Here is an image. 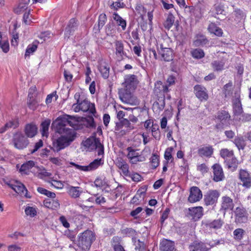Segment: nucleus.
<instances>
[{
	"mask_svg": "<svg viewBox=\"0 0 251 251\" xmlns=\"http://www.w3.org/2000/svg\"><path fill=\"white\" fill-rule=\"evenodd\" d=\"M86 122V126L87 127L93 128L96 127L94 119L92 117H89L88 119H87Z\"/></svg>",
	"mask_w": 251,
	"mask_h": 251,
	"instance_id": "obj_58",
	"label": "nucleus"
},
{
	"mask_svg": "<svg viewBox=\"0 0 251 251\" xmlns=\"http://www.w3.org/2000/svg\"><path fill=\"white\" fill-rule=\"evenodd\" d=\"M126 150L128 151L127 155L128 158L142 157L139 155L138 152H136V150L133 149L131 147H128Z\"/></svg>",
	"mask_w": 251,
	"mask_h": 251,
	"instance_id": "obj_47",
	"label": "nucleus"
},
{
	"mask_svg": "<svg viewBox=\"0 0 251 251\" xmlns=\"http://www.w3.org/2000/svg\"><path fill=\"white\" fill-rule=\"evenodd\" d=\"M224 62L222 61L215 60L212 62L211 65L215 71H221L224 69Z\"/></svg>",
	"mask_w": 251,
	"mask_h": 251,
	"instance_id": "obj_44",
	"label": "nucleus"
},
{
	"mask_svg": "<svg viewBox=\"0 0 251 251\" xmlns=\"http://www.w3.org/2000/svg\"><path fill=\"white\" fill-rule=\"evenodd\" d=\"M25 213L27 215L34 217L36 214V211L35 208L32 207H28L25 208Z\"/></svg>",
	"mask_w": 251,
	"mask_h": 251,
	"instance_id": "obj_56",
	"label": "nucleus"
},
{
	"mask_svg": "<svg viewBox=\"0 0 251 251\" xmlns=\"http://www.w3.org/2000/svg\"><path fill=\"white\" fill-rule=\"evenodd\" d=\"M82 192V188L80 187L70 186L68 187V193L73 198H78Z\"/></svg>",
	"mask_w": 251,
	"mask_h": 251,
	"instance_id": "obj_28",
	"label": "nucleus"
},
{
	"mask_svg": "<svg viewBox=\"0 0 251 251\" xmlns=\"http://www.w3.org/2000/svg\"><path fill=\"white\" fill-rule=\"evenodd\" d=\"M133 90L128 89H122L119 92L120 100L124 103L132 105H137L139 104V100L132 93Z\"/></svg>",
	"mask_w": 251,
	"mask_h": 251,
	"instance_id": "obj_6",
	"label": "nucleus"
},
{
	"mask_svg": "<svg viewBox=\"0 0 251 251\" xmlns=\"http://www.w3.org/2000/svg\"><path fill=\"white\" fill-rule=\"evenodd\" d=\"M192 55L194 58L200 59L204 57V53L201 49H197L192 51Z\"/></svg>",
	"mask_w": 251,
	"mask_h": 251,
	"instance_id": "obj_48",
	"label": "nucleus"
},
{
	"mask_svg": "<svg viewBox=\"0 0 251 251\" xmlns=\"http://www.w3.org/2000/svg\"><path fill=\"white\" fill-rule=\"evenodd\" d=\"M122 124L124 126L127 128V130L129 131L134 129V126L132 125L130 121L127 119H123L122 120Z\"/></svg>",
	"mask_w": 251,
	"mask_h": 251,
	"instance_id": "obj_50",
	"label": "nucleus"
},
{
	"mask_svg": "<svg viewBox=\"0 0 251 251\" xmlns=\"http://www.w3.org/2000/svg\"><path fill=\"white\" fill-rule=\"evenodd\" d=\"M234 204L233 200L227 196L221 198V207L220 211L224 215L229 210H232L234 207Z\"/></svg>",
	"mask_w": 251,
	"mask_h": 251,
	"instance_id": "obj_9",
	"label": "nucleus"
},
{
	"mask_svg": "<svg viewBox=\"0 0 251 251\" xmlns=\"http://www.w3.org/2000/svg\"><path fill=\"white\" fill-rule=\"evenodd\" d=\"M212 168L213 172V180L215 182H219L224 180V173L221 166L218 163L214 164Z\"/></svg>",
	"mask_w": 251,
	"mask_h": 251,
	"instance_id": "obj_18",
	"label": "nucleus"
},
{
	"mask_svg": "<svg viewBox=\"0 0 251 251\" xmlns=\"http://www.w3.org/2000/svg\"><path fill=\"white\" fill-rule=\"evenodd\" d=\"M239 178L244 187L249 188L251 186V175L247 171L241 170L239 173Z\"/></svg>",
	"mask_w": 251,
	"mask_h": 251,
	"instance_id": "obj_19",
	"label": "nucleus"
},
{
	"mask_svg": "<svg viewBox=\"0 0 251 251\" xmlns=\"http://www.w3.org/2000/svg\"><path fill=\"white\" fill-rule=\"evenodd\" d=\"M196 97L201 101H206L208 99V95L206 89L201 85H196L194 87Z\"/></svg>",
	"mask_w": 251,
	"mask_h": 251,
	"instance_id": "obj_14",
	"label": "nucleus"
},
{
	"mask_svg": "<svg viewBox=\"0 0 251 251\" xmlns=\"http://www.w3.org/2000/svg\"><path fill=\"white\" fill-rule=\"evenodd\" d=\"M158 53L161 55V59L165 61H170L173 60V52L171 48H164L162 44H160V48H157Z\"/></svg>",
	"mask_w": 251,
	"mask_h": 251,
	"instance_id": "obj_13",
	"label": "nucleus"
},
{
	"mask_svg": "<svg viewBox=\"0 0 251 251\" xmlns=\"http://www.w3.org/2000/svg\"><path fill=\"white\" fill-rule=\"evenodd\" d=\"M8 185L17 193L21 195H24L26 198H30L27 196V190L25 185L21 182L16 181L12 184H8Z\"/></svg>",
	"mask_w": 251,
	"mask_h": 251,
	"instance_id": "obj_16",
	"label": "nucleus"
},
{
	"mask_svg": "<svg viewBox=\"0 0 251 251\" xmlns=\"http://www.w3.org/2000/svg\"><path fill=\"white\" fill-rule=\"evenodd\" d=\"M35 165L33 161L30 160L23 164L20 169V172L23 175H28L29 174V170Z\"/></svg>",
	"mask_w": 251,
	"mask_h": 251,
	"instance_id": "obj_30",
	"label": "nucleus"
},
{
	"mask_svg": "<svg viewBox=\"0 0 251 251\" xmlns=\"http://www.w3.org/2000/svg\"><path fill=\"white\" fill-rule=\"evenodd\" d=\"M173 150V149L172 148H168L165 151L164 158L168 162L171 159H173V157L172 155Z\"/></svg>",
	"mask_w": 251,
	"mask_h": 251,
	"instance_id": "obj_51",
	"label": "nucleus"
},
{
	"mask_svg": "<svg viewBox=\"0 0 251 251\" xmlns=\"http://www.w3.org/2000/svg\"><path fill=\"white\" fill-rule=\"evenodd\" d=\"M207 42V40L203 36H200L199 38L197 39L194 43L196 46H200L205 44Z\"/></svg>",
	"mask_w": 251,
	"mask_h": 251,
	"instance_id": "obj_53",
	"label": "nucleus"
},
{
	"mask_svg": "<svg viewBox=\"0 0 251 251\" xmlns=\"http://www.w3.org/2000/svg\"><path fill=\"white\" fill-rule=\"evenodd\" d=\"M12 143L15 148L24 150L28 146L29 141L23 133L17 132L13 135Z\"/></svg>",
	"mask_w": 251,
	"mask_h": 251,
	"instance_id": "obj_7",
	"label": "nucleus"
},
{
	"mask_svg": "<svg viewBox=\"0 0 251 251\" xmlns=\"http://www.w3.org/2000/svg\"><path fill=\"white\" fill-rule=\"evenodd\" d=\"M104 163V160L102 158L95 159L88 165V171H91L98 168Z\"/></svg>",
	"mask_w": 251,
	"mask_h": 251,
	"instance_id": "obj_35",
	"label": "nucleus"
},
{
	"mask_svg": "<svg viewBox=\"0 0 251 251\" xmlns=\"http://www.w3.org/2000/svg\"><path fill=\"white\" fill-rule=\"evenodd\" d=\"M77 21L74 18L71 19L65 29V37L69 38L70 35L77 29Z\"/></svg>",
	"mask_w": 251,
	"mask_h": 251,
	"instance_id": "obj_24",
	"label": "nucleus"
},
{
	"mask_svg": "<svg viewBox=\"0 0 251 251\" xmlns=\"http://www.w3.org/2000/svg\"><path fill=\"white\" fill-rule=\"evenodd\" d=\"M128 176L131 177L132 180L135 182H139L142 178V176L138 173L129 174Z\"/></svg>",
	"mask_w": 251,
	"mask_h": 251,
	"instance_id": "obj_55",
	"label": "nucleus"
},
{
	"mask_svg": "<svg viewBox=\"0 0 251 251\" xmlns=\"http://www.w3.org/2000/svg\"><path fill=\"white\" fill-rule=\"evenodd\" d=\"M210 12L213 17L218 19L224 18L226 16L224 6L221 3L214 4L210 10Z\"/></svg>",
	"mask_w": 251,
	"mask_h": 251,
	"instance_id": "obj_17",
	"label": "nucleus"
},
{
	"mask_svg": "<svg viewBox=\"0 0 251 251\" xmlns=\"http://www.w3.org/2000/svg\"><path fill=\"white\" fill-rule=\"evenodd\" d=\"M245 231L242 228H237L233 231L234 238L236 240H241L244 235Z\"/></svg>",
	"mask_w": 251,
	"mask_h": 251,
	"instance_id": "obj_45",
	"label": "nucleus"
},
{
	"mask_svg": "<svg viewBox=\"0 0 251 251\" xmlns=\"http://www.w3.org/2000/svg\"><path fill=\"white\" fill-rule=\"evenodd\" d=\"M225 163L228 168L231 169L232 171L236 170L238 164L237 159L234 156L230 158L226 159L225 160Z\"/></svg>",
	"mask_w": 251,
	"mask_h": 251,
	"instance_id": "obj_34",
	"label": "nucleus"
},
{
	"mask_svg": "<svg viewBox=\"0 0 251 251\" xmlns=\"http://www.w3.org/2000/svg\"><path fill=\"white\" fill-rule=\"evenodd\" d=\"M208 31L217 36H222L223 34L222 29L213 23H210L208 27Z\"/></svg>",
	"mask_w": 251,
	"mask_h": 251,
	"instance_id": "obj_32",
	"label": "nucleus"
},
{
	"mask_svg": "<svg viewBox=\"0 0 251 251\" xmlns=\"http://www.w3.org/2000/svg\"><path fill=\"white\" fill-rule=\"evenodd\" d=\"M220 196V193L216 190H210L204 195L205 205H210L215 203Z\"/></svg>",
	"mask_w": 251,
	"mask_h": 251,
	"instance_id": "obj_12",
	"label": "nucleus"
},
{
	"mask_svg": "<svg viewBox=\"0 0 251 251\" xmlns=\"http://www.w3.org/2000/svg\"><path fill=\"white\" fill-rule=\"evenodd\" d=\"M233 112L235 115H240L243 112V108L240 100H235L233 101Z\"/></svg>",
	"mask_w": 251,
	"mask_h": 251,
	"instance_id": "obj_39",
	"label": "nucleus"
},
{
	"mask_svg": "<svg viewBox=\"0 0 251 251\" xmlns=\"http://www.w3.org/2000/svg\"><path fill=\"white\" fill-rule=\"evenodd\" d=\"M78 123V118L64 114L58 117L55 121L53 122L52 126L59 128L61 131L63 128H66L67 125L75 128L77 127Z\"/></svg>",
	"mask_w": 251,
	"mask_h": 251,
	"instance_id": "obj_2",
	"label": "nucleus"
},
{
	"mask_svg": "<svg viewBox=\"0 0 251 251\" xmlns=\"http://www.w3.org/2000/svg\"><path fill=\"white\" fill-rule=\"evenodd\" d=\"M26 7L25 4L20 2L18 6L14 9V12L17 14H21L26 9Z\"/></svg>",
	"mask_w": 251,
	"mask_h": 251,
	"instance_id": "obj_54",
	"label": "nucleus"
},
{
	"mask_svg": "<svg viewBox=\"0 0 251 251\" xmlns=\"http://www.w3.org/2000/svg\"><path fill=\"white\" fill-rule=\"evenodd\" d=\"M124 79L125 81L122 84L125 87V89L129 90H134L138 83L136 75H125Z\"/></svg>",
	"mask_w": 251,
	"mask_h": 251,
	"instance_id": "obj_10",
	"label": "nucleus"
},
{
	"mask_svg": "<svg viewBox=\"0 0 251 251\" xmlns=\"http://www.w3.org/2000/svg\"><path fill=\"white\" fill-rule=\"evenodd\" d=\"M168 91V86L163 84L161 81H158L155 83L153 92L160 99H158V101L155 102L154 105L157 106L160 110H162L165 107L164 93Z\"/></svg>",
	"mask_w": 251,
	"mask_h": 251,
	"instance_id": "obj_5",
	"label": "nucleus"
},
{
	"mask_svg": "<svg viewBox=\"0 0 251 251\" xmlns=\"http://www.w3.org/2000/svg\"><path fill=\"white\" fill-rule=\"evenodd\" d=\"M59 220L62 225L66 228L70 227V224L67 221L66 218L64 216H62L59 218Z\"/></svg>",
	"mask_w": 251,
	"mask_h": 251,
	"instance_id": "obj_64",
	"label": "nucleus"
},
{
	"mask_svg": "<svg viewBox=\"0 0 251 251\" xmlns=\"http://www.w3.org/2000/svg\"><path fill=\"white\" fill-rule=\"evenodd\" d=\"M59 132L60 136L52 143V149L56 152L68 147L75 138V132L73 129L63 128Z\"/></svg>",
	"mask_w": 251,
	"mask_h": 251,
	"instance_id": "obj_1",
	"label": "nucleus"
},
{
	"mask_svg": "<svg viewBox=\"0 0 251 251\" xmlns=\"http://www.w3.org/2000/svg\"><path fill=\"white\" fill-rule=\"evenodd\" d=\"M115 46V54L120 60H123L124 56L127 57L126 53L124 50V44L121 41H116Z\"/></svg>",
	"mask_w": 251,
	"mask_h": 251,
	"instance_id": "obj_25",
	"label": "nucleus"
},
{
	"mask_svg": "<svg viewBox=\"0 0 251 251\" xmlns=\"http://www.w3.org/2000/svg\"><path fill=\"white\" fill-rule=\"evenodd\" d=\"M216 118L220 121V123L217 124L215 127L218 129H222L225 126H227L230 121V116L228 112L225 110L219 111L217 112Z\"/></svg>",
	"mask_w": 251,
	"mask_h": 251,
	"instance_id": "obj_8",
	"label": "nucleus"
},
{
	"mask_svg": "<svg viewBox=\"0 0 251 251\" xmlns=\"http://www.w3.org/2000/svg\"><path fill=\"white\" fill-rule=\"evenodd\" d=\"M175 17L172 13H169L168 15L166 21L164 22L163 25L164 27L169 30L173 25L175 22Z\"/></svg>",
	"mask_w": 251,
	"mask_h": 251,
	"instance_id": "obj_40",
	"label": "nucleus"
},
{
	"mask_svg": "<svg viewBox=\"0 0 251 251\" xmlns=\"http://www.w3.org/2000/svg\"><path fill=\"white\" fill-rule=\"evenodd\" d=\"M24 132L26 137L32 138L34 137L38 132V127L33 123L26 124L24 128Z\"/></svg>",
	"mask_w": 251,
	"mask_h": 251,
	"instance_id": "obj_22",
	"label": "nucleus"
},
{
	"mask_svg": "<svg viewBox=\"0 0 251 251\" xmlns=\"http://www.w3.org/2000/svg\"><path fill=\"white\" fill-rule=\"evenodd\" d=\"M64 76L67 81L71 82L72 81V79L73 78V75H72L71 73H70V72L66 70H64Z\"/></svg>",
	"mask_w": 251,
	"mask_h": 251,
	"instance_id": "obj_62",
	"label": "nucleus"
},
{
	"mask_svg": "<svg viewBox=\"0 0 251 251\" xmlns=\"http://www.w3.org/2000/svg\"><path fill=\"white\" fill-rule=\"evenodd\" d=\"M109 69L110 68L107 63L105 62H101L100 63L99 70L104 79H106L109 77Z\"/></svg>",
	"mask_w": 251,
	"mask_h": 251,
	"instance_id": "obj_29",
	"label": "nucleus"
},
{
	"mask_svg": "<svg viewBox=\"0 0 251 251\" xmlns=\"http://www.w3.org/2000/svg\"><path fill=\"white\" fill-rule=\"evenodd\" d=\"M188 214L193 220L197 221L203 215V208L201 206L189 208Z\"/></svg>",
	"mask_w": 251,
	"mask_h": 251,
	"instance_id": "obj_23",
	"label": "nucleus"
},
{
	"mask_svg": "<svg viewBox=\"0 0 251 251\" xmlns=\"http://www.w3.org/2000/svg\"><path fill=\"white\" fill-rule=\"evenodd\" d=\"M82 145L84 147L87 151H91L94 150H97L98 151V155L99 156H102L104 154V147L100 143L99 138H96L95 136H91L83 141Z\"/></svg>",
	"mask_w": 251,
	"mask_h": 251,
	"instance_id": "obj_3",
	"label": "nucleus"
},
{
	"mask_svg": "<svg viewBox=\"0 0 251 251\" xmlns=\"http://www.w3.org/2000/svg\"><path fill=\"white\" fill-rule=\"evenodd\" d=\"M95 238V233L93 231L86 230L78 236V246L82 250L88 251Z\"/></svg>",
	"mask_w": 251,
	"mask_h": 251,
	"instance_id": "obj_4",
	"label": "nucleus"
},
{
	"mask_svg": "<svg viewBox=\"0 0 251 251\" xmlns=\"http://www.w3.org/2000/svg\"><path fill=\"white\" fill-rule=\"evenodd\" d=\"M175 249L174 243L167 239H164L160 244L161 251H173Z\"/></svg>",
	"mask_w": 251,
	"mask_h": 251,
	"instance_id": "obj_27",
	"label": "nucleus"
},
{
	"mask_svg": "<svg viewBox=\"0 0 251 251\" xmlns=\"http://www.w3.org/2000/svg\"><path fill=\"white\" fill-rule=\"evenodd\" d=\"M232 85V83L231 82H229L228 83L226 84L224 86V93L225 95V96L226 97L227 96H230L231 94V93L230 92V90L228 89V88H230L231 87Z\"/></svg>",
	"mask_w": 251,
	"mask_h": 251,
	"instance_id": "obj_52",
	"label": "nucleus"
},
{
	"mask_svg": "<svg viewBox=\"0 0 251 251\" xmlns=\"http://www.w3.org/2000/svg\"><path fill=\"white\" fill-rule=\"evenodd\" d=\"M107 20L106 16L105 14H101L99 17V22L97 25V30L99 31L104 25Z\"/></svg>",
	"mask_w": 251,
	"mask_h": 251,
	"instance_id": "obj_46",
	"label": "nucleus"
},
{
	"mask_svg": "<svg viewBox=\"0 0 251 251\" xmlns=\"http://www.w3.org/2000/svg\"><path fill=\"white\" fill-rule=\"evenodd\" d=\"M51 175L50 173L47 172L45 170L39 173L37 176L40 178H43L44 177H49Z\"/></svg>",
	"mask_w": 251,
	"mask_h": 251,
	"instance_id": "obj_61",
	"label": "nucleus"
},
{
	"mask_svg": "<svg viewBox=\"0 0 251 251\" xmlns=\"http://www.w3.org/2000/svg\"><path fill=\"white\" fill-rule=\"evenodd\" d=\"M190 251H209V248L206 246V243L201 241H195L189 246Z\"/></svg>",
	"mask_w": 251,
	"mask_h": 251,
	"instance_id": "obj_21",
	"label": "nucleus"
},
{
	"mask_svg": "<svg viewBox=\"0 0 251 251\" xmlns=\"http://www.w3.org/2000/svg\"><path fill=\"white\" fill-rule=\"evenodd\" d=\"M44 205L49 208L55 209L59 207V203L57 200L48 199L44 201Z\"/></svg>",
	"mask_w": 251,
	"mask_h": 251,
	"instance_id": "obj_37",
	"label": "nucleus"
},
{
	"mask_svg": "<svg viewBox=\"0 0 251 251\" xmlns=\"http://www.w3.org/2000/svg\"><path fill=\"white\" fill-rule=\"evenodd\" d=\"M198 170L200 171L202 174H205L208 172V168L205 164L203 163L198 167Z\"/></svg>",
	"mask_w": 251,
	"mask_h": 251,
	"instance_id": "obj_60",
	"label": "nucleus"
},
{
	"mask_svg": "<svg viewBox=\"0 0 251 251\" xmlns=\"http://www.w3.org/2000/svg\"><path fill=\"white\" fill-rule=\"evenodd\" d=\"M39 42L37 41H34L32 44H29L26 49L25 54V57H29L30 54L33 53L37 50Z\"/></svg>",
	"mask_w": 251,
	"mask_h": 251,
	"instance_id": "obj_33",
	"label": "nucleus"
},
{
	"mask_svg": "<svg viewBox=\"0 0 251 251\" xmlns=\"http://www.w3.org/2000/svg\"><path fill=\"white\" fill-rule=\"evenodd\" d=\"M233 142L239 150H243L246 146L245 140L242 136L236 137Z\"/></svg>",
	"mask_w": 251,
	"mask_h": 251,
	"instance_id": "obj_42",
	"label": "nucleus"
},
{
	"mask_svg": "<svg viewBox=\"0 0 251 251\" xmlns=\"http://www.w3.org/2000/svg\"><path fill=\"white\" fill-rule=\"evenodd\" d=\"M125 4L123 3H121L120 1L113 2L111 5V7L114 8L115 10H117L119 8H122L124 7Z\"/></svg>",
	"mask_w": 251,
	"mask_h": 251,
	"instance_id": "obj_63",
	"label": "nucleus"
},
{
	"mask_svg": "<svg viewBox=\"0 0 251 251\" xmlns=\"http://www.w3.org/2000/svg\"><path fill=\"white\" fill-rule=\"evenodd\" d=\"M80 109L83 112H88L89 113L94 115L96 112L95 104L91 103L87 100L84 99L79 103Z\"/></svg>",
	"mask_w": 251,
	"mask_h": 251,
	"instance_id": "obj_20",
	"label": "nucleus"
},
{
	"mask_svg": "<svg viewBox=\"0 0 251 251\" xmlns=\"http://www.w3.org/2000/svg\"><path fill=\"white\" fill-rule=\"evenodd\" d=\"M50 124V120L47 119L43 121L41 124L40 131L43 136L47 137L49 135V128Z\"/></svg>",
	"mask_w": 251,
	"mask_h": 251,
	"instance_id": "obj_36",
	"label": "nucleus"
},
{
	"mask_svg": "<svg viewBox=\"0 0 251 251\" xmlns=\"http://www.w3.org/2000/svg\"><path fill=\"white\" fill-rule=\"evenodd\" d=\"M0 47L5 53H7L9 50V43L7 41H4L0 44Z\"/></svg>",
	"mask_w": 251,
	"mask_h": 251,
	"instance_id": "obj_57",
	"label": "nucleus"
},
{
	"mask_svg": "<svg viewBox=\"0 0 251 251\" xmlns=\"http://www.w3.org/2000/svg\"><path fill=\"white\" fill-rule=\"evenodd\" d=\"M18 126V123L16 121H10L4 126L0 128V133H3L9 128H16Z\"/></svg>",
	"mask_w": 251,
	"mask_h": 251,
	"instance_id": "obj_38",
	"label": "nucleus"
},
{
	"mask_svg": "<svg viewBox=\"0 0 251 251\" xmlns=\"http://www.w3.org/2000/svg\"><path fill=\"white\" fill-rule=\"evenodd\" d=\"M135 250L138 251H145L146 246L143 242L138 241V243L136 245Z\"/></svg>",
	"mask_w": 251,
	"mask_h": 251,
	"instance_id": "obj_59",
	"label": "nucleus"
},
{
	"mask_svg": "<svg viewBox=\"0 0 251 251\" xmlns=\"http://www.w3.org/2000/svg\"><path fill=\"white\" fill-rule=\"evenodd\" d=\"M151 163L152 168L155 169L159 164V156L156 154H153L150 159Z\"/></svg>",
	"mask_w": 251,
	"mask_h": 251,
	"instance_id": "obj_49",
	"label": "nucleus"
},
{
	"mask_svg": "<svg viewBox=\"0 0 251 251\" xmlns=\"http://www.w3.org/2000/svg\"><path fill=\"white\" fill-rule=\"evenodd\" d=\"M221 156L224 158L225 160L234 156V153L232 151H229L227 149H223L220 151Z\"/></svg>",
	"mask_w": 251,
	"mask_h": 251,
	"instance_id": "obj_43",
	"label": "nucleus"
},
{
	"mask_svg": "<svg viewBox=\"0 0 251 251\" xmlns=\"http://www.w3.org/2000/svg\"><path fill=\"white\" fill-rule=\"evenodd\" d=\"M113 18L115 21H116L117 25L122 27L123 30H125L126 29V20L123 19L117 13H114L113 14Z\"/></svg>",
	"mask_w": 251,
	"mask_h": 251,
	"instance_id": "obj_41",
	"label": "nucleus"
},
{
	"mask_svg": "<svg viewBox=\"0 0 251 251\" xmlns=\"http://www.w3.org/2000/svg\"><path fill=\"white\" fill-rule=\"evenodd\" d=\"M202 197L201 190L196 186L191 188L190 195L188 200L190 202L193 203L200 201Z\"/></svg>",
	"mask_w": 251,
	"mask_h": 251,
	"instance_id": "obj_15",
	"label": "nucleus"
},
{
	"mask_svg": "<svg viewBox=\"0 0 251 251\" xmlns=\"http://www.w3.org/2000/svg\"><path fill=\"white\" fill-rule=\"evenodd\" d=\"M235 222L237 223H245L248 221V214L243 207H237L234 210Z\"/></svg>",
	"mask_w": 251,
	"mask_h": 251,
	"instance_id": "obj_11",
	"label": "nucleus"
},
{
	"mask_svg": "<svg viewBox=\"0 0 251 251\" xmlns=\"http://www.w3.org/2000/svg\"><path fill=\"white\" fill-rule=\"evenodd\" d=\"M223 221L221 219L214 220L212 221L207 222L205 226L210 229H218L221 228L223 225Z\"/></svg>",
	"mask_w": 251,
	"mask_h": 251,
	"instance_id": "obj_31",
	"label": "nucleus"
},
{
	"mask_svg": "<svg viewBox=\"0 0 251 251\" xmlns=\"http://www.w3.org/2000/svg\"><path fill=\"white\" fill-rule=\"evenodd\" d=\"M198 153L201 157H210L213 153V149L210 146L202 147L198 149Z\"/></svg>",
	"mask_w": 251,
	"mask_h": 251,
	"instance_id": "obj_26",
	"label": "nucleus"
}]
</instances>
